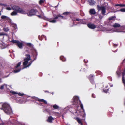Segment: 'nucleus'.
Wrapping results in <instances>:
<instances>
[{"label": "nucleus", "mask_w": 125, "mask_h": 125, "mask_svg": "<svg viewBox=\"0 0 125 125\" xmlns=\"http://www.w3.org/2000/svg\"><path fill=\"white\" fill-rule=\"evenodd\" d=\"M21 64V62H19L17 65L16 66H15V68H17L18 67H19L20 65Z\"/></svg>", "instance_id": "obj_28"}, {"label": "nucleus", "mask_w": 125, "mask_h": 125, "mask_svg": "<svg viewBox=\"0 0 125 125\" xmlns=\"http://www.w3.org/2000/svg\"><path fill=\"white\" fill-rule=\"evenodd\" d=\"M15 11H14L11 13V15L12 16L16 15H17V11L15 10Z\"/></svg>", "instance_id": "obj_20"}, {"label": "nucleus", "mask_w": 125, "mask_h": 125, "mask_svg": "<svg viewBox=\"0 0 125 125\" xmlns=\"http://www.w3.org/2000/svg\"><path fill=\"white\" fill-rule=\"evenodd\" d=\"M33 61H33H33H30L29 62V64H28V65H27V66H24L23 67V69H24V68H27V67H29L31 65V64H32V62Z\"/></svg>", "instance_id": "obj_17"}, {"label": "nucleus", "mask_w": 125, "mask_h": 125, "mask_svg": "<svg viewBox=\"0 0 125 125\" xmlns=\"http://www.w3.org/2000/svg\"><path fill=\"white\" fill-rule=\"evenodd\" d=\"M0 5L2 6H6V5L5 4H0Z\"/></svg>", "instance_id": "obj_49"}, {"label": "nucleus", "mask_w": 125, "mask_h": 125, "mask_svg": "<svg viewBox=\"0 0 125 125\" xmlns=\"http://www.w3.org/2000/svg\"><path fill=\"white\" fill-rule=\"evenodd\" d=\"M37 55H38V53H37V52H35V54L34 56V59L33 60V61H34V60H35L36 59Z\"/></svg>", "instance_id": "obj_21"}, {"label": "nucleus", "mask_w": 125, "mask_h": 125, "mask_svg": "<svg viewBox=\"0 0 125 125\" xmlns=\"http://www.w3.org/2000/svg\"><path fill=\"white\" fill-rule=\"evenodd\" d=\"M21 69L15 70H14V73H17L19 72Z\"/></svg>", "instance_id": "obj_34"}, {"label": "nucleus", "mask_w": 125, "mask_h": 125, "mask_svg": "<svg viewBox=\"0 0 125 125\" xmlns=\"http://www.w3.org/2000/svg\"><path fill=\"white\" fill-rule=\"evenodd\" d=\"M97 7L98 11L100 10H101V13L103 15H105L106 12V8L104 6H100L98 5H97Z\"/></svg>", "instance_id": "obj_7"}, {"label": "nucleus", "mask_w": 125, "mask_h": 125, "mask_svg": "<svg viewBox=\"0 0 125 125\" xmlns=\"http://www.w3.org/2000/svg\"><path fill=\"white\" fill-rule=\"evenodd\" d=\"M89 13L90 15H94L95 14L96 12L94 9H90L89 11Z\"/></svg>", "instance_id": "obj_10"}, {"label": "nucleus", "mask_w": 125, "mask_h": 125, "mask_svg": "<svg viewBox=\"0 0 125 125\" xmlns=\"http://www.w3.org/2000/svg\"><path fill=\"white\" fill-rule=\"evenodd\" d=\"M25 56L26 57L25 59H27L29 60H31L30 55L29 54H26L25 55Z\"/></svg>", "instance_id": "obj_18"}, {"label": "nucleus", "mask_w": 125, "mask_h": 125, "mask_svg": "<svg viewBox=\"0 0 125 125\" xmlns=\"http://www.w3.org/2000/svg\"><path fill=\"white\" fill-rule=\"evenodd\" d=\"M84 62L85 63H87V61L86 60V61L85 59L84 60Z\"/></svg>", "instance_id": "obj_46"}, {"label": "nucleus", "mask_w": 125, "mask_h": 125, "mask_svg": "<svg viewBox=\"0 0 125 125\" xmlns=\"http://www.w3.org/2000/svg\"><path fill=\"white\" fill-rule=\"evenodd\" d=\"M87 26L88 28L91 29H94L96 27L95 25L90 23L88 24Z\"/></svg>", "instance_id": "obj_8"}, {"label": "nucleus", "mask_w": 125, "mask_h": 125, "mask_svg": "<svg viewBox=\"0 0 125 125\" xmlns=\"http://www.w3.org/2000/svg\"><path fill=\"white\" fill-rule=\"evenodd\" d=\"M119 11H120L122 12H125V8L121 9Z\"/></svg>", "instance_id": "obj_37"}, {"label": "nucleus", "mask_w": 125, "mask_h": 125, "mask_svg": "<svg viewBox=\"0 0 125 125\" xmlns=\"http://www.w3.org/2000/svg\"><path fill=\"white\" fill-rule=\"evenodd\" d=\"M96 73H97V75H102V73L100 71H97L96 72Z\"/></svg>", "instance_id": "obj_30"}, {"label": "nucleus", "mask_w": 125, "mask_h": 125, "mask_svg": "<svg viewBox=\"0 0 125 125\" xmlns=\"http://www.w3.org/2000/svg\"><path fill=\"white\" fill-rule=\"evenodd\" d=\"M53 120V118L52 116H50L48 117V119L47 120V121L51 123L52 122V121Z\"/></svg>", "instance_id": "obj_13"}, {"label": "nucleus", "mask_w": 125, "mask_h": 125, "mask_svg": "<svg viewBox=\"0 0 125 125\" xmlns=\"http://www.w3.org/2000/svg\"><path fill=\"white\" fill-rule=\"evenodd\" d=\"M1 121L2 122V123H0V125H4V123L3 122V121H2V120H1Z\"/></svg>", "instance_id": "obj_45"}, {"label": "nucleus", "mask_w": 125, "mask_h": 125, "mask_svg": "<svg viewBox=\"0 0 125 125\" xmlns=\"http://www.w3.org/2000/svg\"><path fill=\"white\" fill-rule=\"evenodd\" d=\"M85 2V0H81V2L82 4H84V3Z\"/></svg>", "instance_id": "obj_42"}, {"label": "nucleus", "mask_w": 125, "mask_h": 125, "mask_svg": "<svg viewBox=\"0 0 125 125\" xmlns=\"http://www.w3.org/2000/svg\"><path fill=\"white\" fill-rule=\"evenodd\" d=\"M85 114L84 113V114H83V119H80L78 117H74V119L77 121L79 124H80L81 125H83V124L82 123V120L84 121L85 120Z\"/></svg>", "instance_id": "obj_6"}, {"label": "nucleus", "mask_w": 125, "mask_h": 125, "mask_svg": "<svg viewBox=\"0 0 125 125\" xmlns=\"http://www.w3.org/2000/svg\"><path fill=\"white\" fill-rule=\"evenodd\" d=\"M116 18V17L115 16H113L112 17H110L109 18L108 20H114Z\"/></svg>", "instance_id": "obj_22"}, {"label": "nucleus", "mask_w": 125, "mask_h": 125, "mask_svg": "<svg viewBox=\"0 0 125 125\" xmlns=\"http://www.w3.org/2000/svg\"><path fill=\"white\" fill-rule=\"evenodd\" d=\"M73 101L74 103L79 105L81 109L83 110V112H84L83 104L81 101L79 100L78 97L77 96H74L73 98Z\"/></svg>", "instance_id": "obj_4"}, {"label": "nucleus", "mask_w": 125, "mask_h": 125, "mask_svg": "<svg viewBox=\"0 0 125 125\" xmlns=\"http://www.w3.org/2000/svg\"><path fill=\"white\" fill-rule=\"evenodd\" d=\"M11 6L13 10L17 11L18 13L22 14H26L29 16H31L35 15L36 13L38 12L37 9H31L27 13L24 9L20 7L19 6L16 5L13 6L11 5Z\"/></svg>", "instance_id": "obj_1"}, {"label": "nucleus", "mask_w": 125, "mask_h": 125, "mask_svg": "<svg viewBox=\"0 0 125 125\" xmlns=\"http://www.w3.org/2000/svg\"><path fill=\"white\" fill-rule=\"evenodd\" d=\"M18 95L19 96H23L24 95V93H19L18 94Z\"/></svg>", "instance_id": "obj_36"}, {"label": "nucleus", "mask_w": 125, "mask_h": 125, "mask_svg": "<svg viewBox=\"0 0 125 125\" xmlns=\"http://www.w3.org/2000/svg\"><path fill=\"white\" fill-rule=\"evenodd\" d=\"M1 18L2 19H6L7 20H10V19L7 16H4V15H2L1 17Z\"/></svg>", "instance_id": "obj_14"}, {"label": "nucleus", "mask_w": 125, "mask_h": 125, "mask_svg": "<svg viewBox=\"0 0 125 125\" xmlns=\"http://www.w3.org/2000/svg\"><path fill=\"white\" fill-rule=\"evenodd\" d=\"M27 46H29L30 47H33L31 43H27L26 44Z\"/></svg>", "instance_id": "obj_27"}, {"label": "nucleus", "mask_w": 125, "mask_h": 125, "mask_svg": "<svg viewBox=\"0 0 125 125\" xmlns=\"http://www.w3.org/2000/svg\"><path fill=\"white\" fill-rule=\"evenodd\" d=\"M53 108L55 109H58L59 108V106L56 104L53 105Z\"/></svg>", "instance_id": "obj_26"}, {"label": "nucleus", "mask_w": 125, "mask_h": 125, "mask_svg": "<svg viewBox=\"0 0 125 125\" xmlns=\"http://www.w3.org/2000/svg\"><path fill=\"white\" fill-rule=\"evenodd\" d=\"M37 16L39 18H41V15H37Z\"/></svg>", "instance_id": "obj_50"}, {"label": "nucleus", "mask_w": 125, "mask_h": 125, "mask_svg": "<svg viewBox=\"0 0 125 125\" xmlns=\"http://www.w3.org/2000/svg\"><path fill=\"white\" fill-rule=\"evenodd\" d=\"M116 74L118 77H119L120 74V72L119 70H117L116 72Z\"/></svg>", "instance_id": "obj_24"}, {"label": "nucleus", "mask_w": 125, "mask_h": 125, "mask_svg": "<svg viewBox=\"0 0 125 125\" xmlns=\"http://www.w3.org/2000/svg\"><path fill=\"white\" fill-rule=\"evenodd\" d=\"M2 35H5L7 36V34H6L3 33H0V36Z\"/></svg>", "instance_id": "obj_38"}, {"label": "nucleus", "mask_w": 125, "mask_h": 125, "mask_svg": "<svg viewBox=\"0 0 125 125\" xmlns=\"http://www.w3.org/2000/svg\"><path fill=\"white\" fill-rule=\"evenodd\" d=\"M11 42L16 44V45L20 49L23 48V44L18 40H12Z\"/></svg>", "instance_id": "obj_5"}, {"label": "nucleus", "mask_w": 125, "mask_h": 125, "mask_svg": "<svg viewBox=\"0 0 125 125\" xmlns=\"http://www.w3.org/2000/svg\"><path fill=\"white\" fill-rule=\"evenodd\" d=\"M92 97L93 98H95V95L94 94H92Z\"/></svg>", "instance_id": "obj_44"}, {"label": "nucleus", "mask_w": 125, "mask_h": 125, "mask_svg": "<svg viewBox=\"0 0 125 125\" xmlns=\"http://www.w3.org/2000/svg\"><path fill=\"white\" fill-rule=\"evenodd\" d=\"M99 18H100V15L99 16Z\"/></svg>", "instance_id": "obj_54"}, {"label": "nucleus", "mask_w": 125, "mask_h": 125, "mask_svg": "<svg viewBox=\"0 0 125 125\" xmlns=\"http://www.w3.org/2000/svg\"><path fill=\"white\" fill-rule=\"evenodd\" d=\"M80 20V19H75V21H79Z\"/></svg>", "instance_id": "obj_48"}, {"label": "nucleus", "mask_w": 125, "mask_h": 125, "mask_svg": "<svg viewBox=\"0 0 125 125\" xmlns=\"http://www.w3.org/2000/svg\"><path fill=\"white\" fill-rule=\"evenodd\" d=\"M85 125H87V124L86 123V124Z\"/></svg>", "instance_id": "obj_57"}, {"label": "nucleus", "mask_w": 125, "mask_h": 125, "mask_svg": "<svg viewBox=\"0 0 125 125\" xmlns=\"http://www.w3.org/2000/svg\"><path fill=\"white\" fill-rule=\"evenodd\" d=\"M53 16L54 18V19L53 20H51L52 19L51 18H49L46 17L44 18V19L46 20L49 21L50 22L55 23L56 21V19H58V18H59L61 19H65L63 16H62L60 14H58L57 16L54 14L53 15Z\"/></svg>", "instance_id": "obj_3"}, {"label": "nucleus", "mask_w": 125, "mask_h": 125, "mask_svg": "<svg viewBox=\"0 0 125 125\" xmlns=\"http://www.w3.org/2000/svg\"><path fill=\"white\" fill-rule=\"evenodd\" d=\"M113 26L115 28H118L120 27V25L118 23H116L114 24Z\"/></svg>", "instance_id": "obj_16"}, {"label": "nucleus", "mask_w": 125, "mask_h": 125, "mask_svg": "<svg viewBox=\"0 0 125 125\" xmlns=\"http://www.w3.org/2000/svg\"><path fill=\"white\" fill-rule=\"evenodd\" d=\"M71 14V13L70 12H66L63 13V14L64 15H70Z\"/></svg>", "instance_id": "obj_25"}, {"label": "nucleus", "mask_w": 125, "mask_h": 125, "mask_svg": "<svg viewBox=\"0 0 125 125\" xmlns=\"http://www.w3.org/2000/svg\"><path fill=\"white\" fill-rule=\"evenodd\" d=\"M71 18L72 19V20L73 21H75V19L76 18L74 17H71Z\"/></svg>", "instance_id": "obj_39"}, {"label": "nucleus", "mask_w": 125, "mask_h": 125, "mask_svg": "<svg viewBox=\"0 0 125 125\" xmlns=\"http://www.w3.org/2000/svg\"><path fill=\"white\" fill-rule=\"evenodd\" d=\"M94 79H92L89 80L92 84L93 85H95V84L94 81Z\"/></svg>", "instance_id": "obj_23"}, {"label": "nucleus", "mask_w": 125, "mask_h": 125, "mask_svg": "<svg viewBox=\"0 0 125 125\" xmlns=\"http://www.w3.org/2000/svg\"><path fill=\"white\" fill-rule=\"evenodd\" d=\"M80 15L82 16H83L85 14L82 11V10H81L80 11Z\"/></svg>", "instance_id": "obj_31"}, {"label": "nucleus", "mask_w": 125, "mask_h": 125, "mask_svg": "<svg viewBox=\"0 0 125 125\" xmlns=\"http://www.w3.org/2000/svg\"><path fill=\"white\" fill-rule=\"evenodd\" d=\"M8 75L7 76H6V77H7L8 76Z\"/></svg>", "instance_id": "obj_56"}, {"label": "nucleus", "mask_w": 125, "mask_h": 125, "mask_svg": "<svg viewBox=\"0 0 125 125\" xmlns=\"http://www.w3.org/2000/svg\"><path fill=\"white\" fill-rule=\"evenodd\" d=\"M10 93L13 95L16 94H17L16 92H14L12 91H10Z\"/></svg>", "instance_id": "obj_35"}, {"label": "nucleus", "mask_w": 125, "mask_h": 125, "mask_svg": "<svg viewBox=\"0 0 125 125\" xmlns=\"http://www.w3.org/2000/svg\"><path fill=\"white\" fill-rule=\"evenodd\" d=\"M94 76L93 74H91L88 76V78L89 80L92 79H94Z\"/></svg>", "instance_id": "obj_12"}, {"label": "nucleus", "mask_w": 125, "mask_h": 125, "mask_svg": "<svg viewBox=\"0 0 125 125\" xmlns=\"http://www.w3.org/2000/svg\"><path fill=\"white\" fill-rule=\"evenodd\" d=\"M60 60L62 61H65L66 60L65 58L63 56H61L60 57Z\"/></svg>", "instance_id": "obj_19"}, {"label": "nucleus", "mask_w": 125, "mask_h": 125, "mask_svg": "<svg viewBox=\"0 0 125 125\" xmlns=\"http://www.w3.org/2000/svg\"><path fill=\"white\" fill-rule=\"evenodd\" d=\"M101 17V18H101H101H102V17Z\"/></svg>", "instance_id": "obj_55"}, {"label": "nucleus", "mask_w": 125, "mask_h": 125, "mask_svg": "<svg viewBox=\"0 0 125 125\" xmlns=\"http://www.w3.org/2000/svg\"><path fill=\"white\" fill-rule=\"evenodd\" d=\"M88 1L90 5H93L95 3V1L94 0H88Z\"/></svg>", "instance_id": "obj_15"}, {"label": "nucleus", "mask_w": 125, "mask_h": 125, "mask_svg": "<svg viewBox=\"0 0 125 125\" xmlns=\"http://www.w3.org/2000/svg\"><path fill=\"white\" fill-rule=\"evenodd\" d=\"M38 38H39V40H41V39H40V35H39V36H38Z\"/></svg>", "instance_id": "obj_51"}, {"label": "nucleus", "mask_w": 125, "mask_h": 125, "mask_svg": "<svg viewBox=\"0 0 125 125\" xmlns=\"http://www.w3.org/2000/svg\"><path fill=\"white\" fill-rule=\"evenodd\" d=\"M115 6H120V7H122L125 6V5L117 4L115 5Z\"/></svg>", "instance_id": "obj_32"}, {"label": "nucleus", "mask_w": 125, "mask_h": 125, "mask_svg": "<svg viewBox=\"0 0 125 125\" xmlns=\"http://www.w3.org/2000/svg\"><path fill=\"white\" fill-rule=\"evenodd\" d=\"M13 27L15 29H17V25H13Z\"/></svg>", "instance_id": "obj_40"}, {"label": "nucleus", "mask_w": 125, "mask_h": 125, "mask_svg": "<svg viewBox=\"0 0 125 125\" xmlns=\"http://www.w3.org/2000/svg\"><path fill=\"white\" fill-rule=\"evenodd\" d=\"M4 85H2L0 87V89L1 90H2L4 89Z\"/></svg>", "instance_id": "obj_41"}, {"label": "nucleus", "mask_w": 125, "mask_h": 125, "mask_svg": "<svg viewBox=\"0 0 125 125\" xmlns=\"http://www.w3.org/2000/svg\"><path fill=\"white\" fill-rule=\"evenodd\" d=\"M45 91V92H48V91Z\"/></svg>", "instance_id": "obj_52"}, {"label": "nucleus", "mask_w": 125, "mask_h": 125, "mask_svg": "<svg viewBox=\"0 0 125 125\" xmlns=\"http://www.w3.org/2000/svg\"><path fill=\"white\" fill-rule=\"evenodd\" d=\"M1 110H3L4 112L7 114L10 115L12 113L11 108L7 103H5L2 105V107L0 108Z\"/></svg>", "instance_id": "obj_2"}, {"label": "nucleus", "mask_w": 125, "mask_h": 125, "mask_svg": "<svg viewBox=\"0 0 125 125\" xmlns=\"http://www.w3.org/2000/svg\"><path fill=\"white\" fill-rule=\"evenodd\" d=\"M108 89H107V90H104V91L105 92V93H107V92H108Z\"/></svg>", "instance_id": "obj_47"}, {"label": "nucleus", "mask_w": 125, "mask_h": 125, "mask_svg": "<svg viewBox=\"0 0 125 125\" xmlns=\"http://www.w3.org/2000/svg\"><path fill=\"white\" fill-rule=\"evenodd\" d=\"M1 15V12H0V16Z\"/></svg>", "instance_id": "obj_53"}, {"label": "nucleus", "mask_w": 125, "mask_h": 125, "mask_svg": "<svg viewBox=\"0 0 125 125\" xmlns=\"http://www.w3.org/2000/svg\"><path fill=\"white\" fill-rule=\"evenodd\" d=\"M3 30L5 32H7L9 30V29L8 27L3 28Z\"/></svg>", "instance_id": "obj_29"}, {"label": "nucleus", "mask_w": 125, "mask_h": 125, "mask_svg": "<svg viewBox=\"0 0 125 125\" xmlns=\"http://www.w3.org/2000/svg\"><path fill=\"white\" fill-rule=\"evenodd\" d=\"M44 1L43 0H41L39 1V4L40 5H42L43 3H44Z\"/></svg>", "instance_id": "obj_33"}, {"label": "nucleus", "mask_w": 125, "mask_h": 125, "mask_svg": "<svg viewBox=\"0 0 125 125\" xmlns=\"http://www.w3.org/2000/svg\"><path fill=\"white\" fill-rule=\"evenodd\" d=\"M36 100L40 102H43L44 104H46L47 103V102L46 101L43 99H39V98H37L36 99Z\"/></svg>", "instance_id": "obj_9"}, {"label": "nucleus", "mask_w": 125, "mask_h": 125, "mask_svg": "<svg viewBox=\"0 0 125 125\" xmlns=\"http://www.w3.org/2000/svg\"><path fill=\"white\" fill-rule=\"evenodd\" d=\"M29 60H28L27 59H26L25 58L24 59V62L23 63V66H27V64H28V61Z\"/></svg>", "instance_id": "obj_11"}, {"label": "nucleus", "mask_w": 125, "mask_h": 125, "mask_svg": "<svg viewBox=\"0 0 125 125\" xmlns=\"http://www.w3.org/2000/svg\"><path fill=\"white\" fill-rule=\"evenodd\" d=\"M7 10H11V8L10 7H8L6 8Z\"/></svg>", "instance_id": "obj_43"}]
</instances>
